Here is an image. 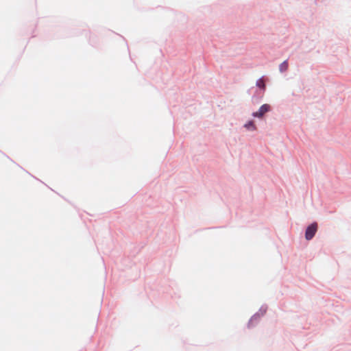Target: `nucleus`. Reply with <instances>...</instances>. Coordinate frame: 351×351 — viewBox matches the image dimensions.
<instances>
[{
    "instance_id": "1",
    "label": "nucleus",
    "mask_w": 351,
    "mask_h": 351,
    "mask_svg": "<svg viewBox=\"0 0 351 351\" xmlns=\"http://www.w3.org/2000/svg\"><path fill=\"white\" fill-rule=\"evenodd\" d=\"M317 230V223H313L307 227L305 232V238L306 240H311L315 236Z\"/></svg>"
},
{
    "instance_id": "2",
    "label": "nucleus",
    "mask_w": 351,
    "mask_h": 351,
    "mask_svg": "<svg viewBox=\"0 0 351 351\" xmlns=\"http://www.w3.org/2000/svg\"><path fill=\"white\" fill-rule=\"evenodd\" d=\"M270 110V106L268 104H263L261 106L258 111L255 112L252 114L254 117H262L266 112Z\"/></svg>"
},
{
    "instance_id": "3",
    "label": "nucleus",
    "mask_w": 351,
    "mask_h": 351,
    "mask_svg": "<svg viewBox=\"0 0 351 351\" xmlns=\"http://www.w3.org/2000/svg\"><path fill=\"white\" fill-rule=\"evenodd\" d=\"M288 69V62L287 60L282 62L279 66V69L280 72H285Z\"/></svg>"
},
{
    "instance_id": "4",
    "label": "nucleus",
    "mask_w": 351,
    "mask_h": 351,
    "mask_svg": "<svg viewBox=\"0 0 351 351\" xmlns=\"http://www.w3.org/2000/svg\"><path fill=\"white\" fill-rule=\"evenodd\" d=\"M245 127L247 129V130H255L256 129V126L254 123V122L252 121H249L247 123H246L245 125Z\"/></svg>"
},
{
    "instance_id": "5",
    "label": "nucleus",
    "mask_w": 351,
    "mask_h": 351,
    "mask_svg": "<svg viewBox=\"0 0 351 351\" xmlns=\"http://www.w3.org/2000/svg\"><path fill=\"white\" fill-rule=\"evenodd\" d=\"M257 85L259 86V87H261L263 88H265V84H264V82L262 81V80H260L257 83Z\"/></svg>"
}]
</instances>
